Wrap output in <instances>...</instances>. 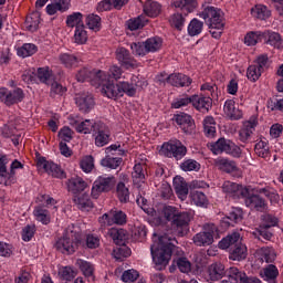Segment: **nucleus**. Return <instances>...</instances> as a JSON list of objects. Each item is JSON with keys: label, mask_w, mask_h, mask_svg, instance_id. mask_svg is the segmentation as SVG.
I'll use <instances>...</instances> for the list:
<instances>
[{"label": "nucleus", "mask_w": 283, "mask_h": 283, "mask_svg": "<svg viewBox=\"0 0 283 283\" xmlns=\"http://www.w3.org/2000/svg\"><path fill=\"white\" fill-rule=\"evenodd\" d=\"M96 147H105L109 143V128L102 122H96L94 126Z\"/></svg>", "instance_id": "nucleus-14"}, {"label": "nucleus", "mask_w": 283, "mask_h": 283, "mask_svg": "<svg viewBox=\"0 0 283 283\" xmlns=\"http://www.w3.org/2000/svg\"><path fill=\"white\" fill-rule=\"evenodd\" d=\"M39 23H41V15H39V13H33L27 17L24 28L29 30V32H36V30H39Z\"/></svg>", "instance_id": "nucleus-44"}, {"label": "nucleus", "mask_w": 283, "mask_h": 283, "mask_svg": "<svg viewBox=\"0 0 283 283\" xmlns=\"http://www.w3.org/2000/svg\"><path fill=\"white\" fill-rule=\"evenodd\" d=\"M208 274L212 282L222 280L224 276V265L222 263H213L208 268Z\"/></svg>", "instance_id": "nucleus-37"}, {"label": "nucleus", "mask_w": 283, "mask_h": 283, "mask_svg": "<svg viewBox=\"0 0 283 283\" xmlns=\"http://www.w3.org/2000/svg\"><path fill=\"white\" fill-rule=\"evenodd\" d=\"M145 169H147V166L143 164H136L134 166L132 178L135 187H137L138 189H140L142 185H145Z\"/></svg>", "instance_id": "nucleus-29"}, {"label": "nucleus", "mask_w": 283, "mask_h": 283, "mask_svg": "<svg viewBox=\"0 0 283 283\" xmlns=\"http://www.w3.org/2000/svg\"><path fill=\"white\" fill-rule=\"evenodd\" d=\"M80 244L81 240H78L76 235H74L72 232H66L60 239H57L55 242V249L60 251V253L72 255V253H76Z\"/></svg>", "instance_id": "nucleus-8"}, {"label": "nucleus", "mask_w": 283, "mask_h": 283, "mask_svg": "<svg viewBox=\"0 0 283 283\" xmlns=\"http://www.w3.org/2000/svg\"><path fill=\"white\" fill-rule=\"evenodd\" d=\"M217 166L221 171H226V174H233V171H238V165H235V161L227 158L218 159Z\"/></svg>", "instance_id": "nucleus-42"}, {"label": "nucleus", "mask_w": 283, "mask_h": 283, "mask_svg": "<svg viewBox=\"0 0 283 283\" xmlns=\"http://www.w3.org/2000/svg\"><path fill=\"white\" fill-rule=\"evenodd\" d=\"M247 255H249V250L247 249V244L237 243L233 248L230 249V260L242 262V260H247Z\"/></svg>", "instance_id": "nucleus-24"}, {"label": "nucleus", "mask_w": 283, "mask_h": 283, "mask_svg": "<svg viewBox=\"0 0 283 283\" xmlns=\"http://www.w3.org/2000/svg\"><path fill=\"white\" fill-rule=\"evenodd\" d=\"M108 235L109 238H112L115 244L120 245V244H125V240L127 238V231H125V229L112 228L111 230H108Z\"/></svg>", "instance_id": "nucleus-40"}, {"label": "nucleus", "mask_w": 283, "mask_h": 283, "mask_svg": "<svg viewBox=\"0 0 283 283\" xmlns=\"http://www.w3.org/2000/svg\"><path fill=\"white\" fill-rule=\"evenodd\" d=\"M230 277H234V282L239 283H262L255 276H248L247 273L240 271L238 268H230Z\"/></svg>", "instance_id": "nucleus-25"}, {"label": "nucleus", "mask_w": 283, "mask_h": 283, "mask_svg": "<svg viewBox=\"0 0 283 283\" xmlns=\"http://www.w3.org/2000/svg\"><path fill=\"white\" fill-rule=\"evenodd\" d=\"M146 24H147V19H145V17H143V15L130 19L127 23L128 28L132 31L140 30V29L145 28Z\"/></svg>", "instance_id": "nucleus-63"}, {"label": "nucleus", "mask_w": 283, "mask_h": 283, "mask_svg": "<svg viewBox=\"0 0 283 283\" xmlns=\"http://www.w3.org/2000/svg\"><path fill=\"white\" fill-rule=\"evenodd\" d=\"M10 164V158L8 155L0 153V185L10 187V185H15L17 182V169H23V164L14 159L11 163L10 171H8V165Z\"/></svg>", "instance_id": "nucleus-2"}, {"label": "nucleus", "mask_w": 283, "mask_h": 283, "mask_svg": "<svg viewBox=\"0 0 283 283\" xmlns=\"http://www.w3.org/2000/svg\"><path fill=\"white\" fill-rule=\"evenodd\" d=\"M189 13L184 12V13H175L170 17L169 19V23L172 28H176V30H182V28H185V21H186V17Z\"/></svg>", "instance_id": "nucleus-47"}, {"label": "nucleus", "mask_w": 283, "mask_h": 283, "mask_svg": "<svg viewBox=\"0 0 283 283\" xmlns=\"http://www.w3.org/2000/svg\"><path fill=\"white\" fill-rule=\"evenodd\" d=\"M105 78L97 83L96 86H101V92L103 96L107 98H118V84L107 80V73H105Z\"/></svg>", "instance_id": "nucleus-18"}, {"label": "nucleus", "mask_w": 283, "mask_h": 283, "mask_svg": "<svg viewBox=\"0 0 283 283\" xmlns=\"http://www.w3.org/2000/svg\"><path fill=\"white\" fill-rule=\"evenodd\" d=\"M216 240H220V230L214 223L203 224L202 231L192 238L196 247H211Z\"/></svg>", "instance_id": "nucleus-3"}, {"label": "nucleus", "mask_w": 283, "mask_h": 283, "mask_svg": "<svg viewBox=\"0 0 283 283\" xmlns=\"http://www.w3.org/2000/svg\"><path fill=\"white\" fill-rule=\"evenodd\" d=\"M74 42L77 43V45H85V43H87V31L85 30V24L75 29Z\"/></svg>", "instance_id": "nucleus-53"}, {"label": "nucleus", "mask_w": 283, "mask_h": 283, "mask_svg": "<svg viewBox=\"0 0 283 283\" xmlns=\"http://www.w3.org/2000/svg\"><path fill=\"white\" fill-rule=\"evenodd\" d=\"M172 8H179L182 12H193L196 8H198V0H172L171 1Z\"/></svg>", "instance_id": "nucleus-31"}, {"label": "nucleus", "mask_w": 283, "mask_h": 283, "mask_svg": "<svg viewBox=\"0 0 283 283\" xmlns=\"http://www.w3.org/2000/svg\"><path fill=\"white\" fill-rule=\"evenodd\" d=\"M98 222L102 231H105L107 227H114V224L123 227V224H127V214L123 210L112 209L109 212L99 217Z\"/></svg>", "instance_id": "nucleus-6"}, {"label": "nucleus", "mask_w": 283, "mask_h": 283, "mask_svg": "<svg viewBox=\"0 0 283 283\" xmlns=\"http://www.w3.org/2000/svg\"><path fill=\"white\" fill-rule=\"evenodd\" d=\"M114 187H116V177L107 175L99 176L93 184L92 197L96 199L101 193L112 191Z\"/></svg>", "instance_id": "nucleus-9"}, {"label": "nucleus", "mask_w": 283, "mask_h": 283, "mask_svg": "<svg viewBox=\"0 0 283 283\" xmlns=\"http://www.w3.org/2000/svg\"><path fill=\"white\" fill-rule=\"evenodd\" d=\"M60 61L63 65H65V67H75V65H78V57L70 53L61 54Z\"/></svg>", "instance_id": "nucleus-59"}, {"label": "nucleus", "mask_w": 283, "mask_h": 283, "mask_svg": "<svg viewBox=\"0 0 283 283\" xmlns=\"http://www.w3.org/2000/svg\"><path fill=\"white\" fill-rule=\"evenodd\" d=\"M191 202L195 203L197 207H207L209 205V199L207 195L202 191L192 190L190 193Z\"/></svg>", "instance_id": "nucleus-43"}, {"label": "nucleus", "mask_w": 283, "mask_h": 283, "mask_svg": "<svg viewBox=\"0 0 283 283\" xmlns=\"http://www.w3.org/2000/svg\"><path fill=\"white\" fill-rule=\"evenodd\" d=\"M254 151L259 158H269L271 155L269 151V144L262 139L255 144Z\"/></svg>", "instance_id": "nucleus-54"}, {"label": "nucleus", "mask_w": 283, "mask_h": 283, "mask_svg": "<svg viewBox=\"0 0 283 283\" xmlns=\"http://www.w3.org/2000/svg\"><path fill=\"white\" fill-rule=\"evenodd\" d=\"M208 28H216L217 30H224V12L216 7L207 6L200 13Z\"/></svg>", "instance_id": "nucleus-5"}, {"label": "nucleus", "mask_w": 283, "mask_h": 283, "mask_svg": "<svg viewBox=\"0 0 283 283\" xmlns=\"http://www.w3.org/2000/svg\"><path fill=\"white\" fill-rule=\"evenodd\" d=\"M94 127H96V122L86 119L84 122H80V124L76 126V132L78 134H91L94 132Z\"/></svg>", "instance_id": "nucleus-56"}, {"label": "nucleus", "mask_w": 283, "mask_h": 283, "mask_svg": "<svg viewBox=\"0 0 283 283\" xmlns=\"http://www.w3.org/2000/svg\"><path fill=\"white\" fill-rule=\"evenodd\" d=\"M245 206L252 211H260L261 213L269 209L266 201L260 195H248L245 197Z\"/></svg>", "instance_id": "nucleus-19"}, {"label": "nucleus", "mask_w": 283, "mask_h": 283, "mask_svg": "<svg viewBox=\"0 0 283 283\" xmlns=\"http://www.w3.org/2000/svg\"><path fill=\"white\" fill-rule=\"evenodd\" d=\"M120 163H123L122 158L112 156H106L101 161L102 166L107 167L108 169H118V167H120Z\"/></svg>", "instance_id": "nucleus-60"}, {"label": "nucleus", "mask_w": 283, "mask_h": 283, "mask_svg": "<svg viewBox=\"0 0 283 283\" xmlns=\"http://www.w3.org/2000/svg\"><path fill=\"white\" fill-rule=\"evenodd\" d=\"M192 105L198 109V112L207 113L209 112V108L212 107L213 99H211L209 96L193 95Z\"/></svg>", "instance_id": "nucleus-22"}, {"label": "nucleus", "mask_w": 283, "mask_h": 283, "mask_svg": "<svg viewBox=\"0 0 283 283\" xmlns=\"http://www.w3.org/2000/svg\"><path fill=\"white\" fill-rule=\"evenodd\" d=\"M75 205L77 206L81 211H90L94 207V203H92V200L90 199V195H82L74 199Z\"/></svg>", "instance_id": "nucleus-46"}, {"label": "nucleus", "mask_w": 283, "mask_h": 283, "mask_svg": "<svg viewBox=\"0 0 283 283\" xmlns=\"http://www.w3.org/2000/svg\"><path fill=\"white\" fill-rule=\"evenodd\" d=\"M146 50L149 54V52H158L163 48V38L160 36H153L148 38L145 41Z\"/></svg>", "instance_id": "nucleus-49"}, {"label": "nucleus", "mask_w": 283, "mask_h": 283, "mask_svg": "<svg viewBox=\"0 0 283 283\" xmlns=\"http://www.w3.org/2000/svg\"><path fill=\"white\" fill-rule=\"evenodd\" d=\"M262 39H263L262 31H250L244 36V43L245 45L253 46V45H258V43H260Z\"/></svg>", "instance_id": "nucleus-48"}, {"label": "nucleus", "mask_w": 283, "mask_h": 283, "mask_svg": "<svg viewBox=\"0 0 283 283\" xmlns=\"http://www.w3.org/2000/svg\"><path fill=\"white\" fill-rule=\"evenodd\" d=\"M182 171H200V163L196 159H187L180 164Z\"/></svg>", "instance_id": "nucleus-64"}, {"label": "nucleus", "mask_w": 283, "mask_h": 283, "mask_svg": "<svg viewBox=\"0 0 283 283\" xmlns=\"http://www.w3.org/2000/svg\"><path fill=\"white\" fill-rule=\"evenodd\" d=\"M261 277L266 282H275L280 277V270L274 264H269L261 271Z\"/></svg>", "instance_id": "nucleus-33"}, {"label": "nucleus", "mask_w": 283, "mask_h": 283, "mask_svg": "<svg viewBox=\"0 0 283 283\" xmlns=\"http://www.w3.org/2000/svg\"><path fill=\"white\" fill-rule=\"evenodd\" d=\"M203 27L205 23L202 21L198 19H192L188 25V34L190 36H197V34H200V32H202Z\"/></svg>", "instance_id": "nucleus-58"}, {"label": "nucleus", "mask_w": 283, "mask_h": 283, "mask_svg": "<svg viewBox=\"0 0 283 283\" xmlns=\"http://www.w3.org/2000/svg\"><path fill=\"white\" fill-rule=\"evenodd\" d=\"M174 187L180 200H185V198H187V196L189 195V186L187 185V181H185V178L178 176L175 177Z\"/></svg>", "instance_id": "nucleus-30"}, {"label": "nucleus", "mask_w": 283, "mask_h": 283, "mask_svg": "<svg viewBox=\"0 0 283 283\" xmlns=\"http://www.w3.org/2000/svg\"><path fill=\"white\" fill-rule=\"evenodd\" d=\"M86 25L90 30L98 32L101 30V17L96 14H88L86 17Z\"/></svg>", "instance_id": "nucleus-61"}, {"label": "nucleus", "mask_w": 283, "mask_h": 283, "mask_svg": "<svg viewBox=\"0 0 283 283\" xmlns=\"http://www.w3.org/2000/svg\"><path fill=\"white\" fill-rule=\"evenodd\" d=\"M75 78L78 83L90 81L92 85L96 86L97 83H103V80L106 78V76L104 71L83 67L77 72Z\"/></svg>", "instance_id": "nucleus-11"}, {"label": "nucleus", "mask_w": 283, "mask_h": 283, "mask_svg": "<svg viewBox=\"0 0 283 283\" xmlns=\"http://www.w3.org/2000/svg\"><path fill=\"white\" fill-rule=\"evenodd\" d=\"M223 112L231 120H240L242 118V111L235 107V101L233 99L226 101Z\"/></svg>", "instance_id": "nucleus-26"}, {"label": "nucleus", "mask_w": 283, "mask_h": 283, "mask_svg": "<svg viewBox=\"0 0 283 283\" xmlns=\"http://www.w3.org/2000/svg\"><path fill=\"white\" fill-rule=\"evenodd\" d=\"M115 56L122 67H125L126 70H129V67H138L137 62L132 56V53L123 46L116 50Z\"/></svg>", "instance_id": "nucleus-16"}, {"label": "nucleus", "mask_w": 283, "mask_h": 283, "mask_svg": "<svg viewBox=\"0 0 283 283\" xmlns=\"http://www.w3.org/2000/svg\"><path fill=\"white\" fill-rule=\"evenodd\" d=\"M67 187L69 191H72V193H78L81 191H85L87 182H85L81 177H75L69 180Z\"/></svg>", "instance_id": "nucleus-38"}, {"label": "nucleus", "mask_w": 283, "mask_h": 283, "mask_svg": "<svg viewBox=\"0 0 283 283\" xmlns=\"http://www.w3.org/2000/svg\"><path fill=\"white\" fill-rule=\"evenodd\" d=\"M35 76L39 78L40 83H43L44 85H50L52 84V81H54V74L49 66L39 67Z\"/></svg>", "instance_id": "nucleus-34"}, {"label": "nucleus", "mask_w": 283, "mask_h": 283, "mask_svg": "<svg viewBox=\"0 0 283 283\" xmlns=\"http://www.w3.org/2000/svg\"><path fill=\"white\" fill-rule=\"evenodd\" d=\"M251 14L254 19H259V21H266L271 17V10L264 4H256L251 9Z\"/></svg>", "instance_id": "nucleus-35"}, {"label": "nucleus", "mask_w": 283, "mask_h": 283, "mask_svg": "<svg viewBox=\"0 0 283 283\" xmlns=\"http://www.w3.org/2000/svg\"><path fill=\"white\" fill-rule=\"evenodd\" d=\"M76 266L82 271L85 277H92L94 275V265L83 259L76 261Z\"/></svg>", "instance_id": "nucleus-52"}, {"label": "nucleus", "mask_w": 283, "mask_h": 283, "mask_svg": "<svg viewBox=\"0 0 283 283\" xmlns=\"http://www.w3.org/2000/svg\"><path fill=\"white\" fill-rule=\"evenodd\" d=\"M132 255V250L127 247H117L113 250V258L115 260L123 262L125 258H129Z\"/></svg>", "instance_id": "nucleus-55"}, {"label": "nucleus", "mask_w": 283, "mask_h": 283, "mask_svg": "<svg viewBox=\"0 0 283 283\" xmlns=\"http://www.w3.org/2000/svg\"><path fill=\"white\" fill-rule=\"evenodd\" d=\"M23 98H25V93L20 87H15L12 91L0 87V101L4 103L7 107L22 103Z\"/></svg>", "instance_id": "nucleus-10"}, {"label": "nucleus", "mask_w": 283, "mask_h": 283, "mask_svg": "<svg viewBox=\"0 0 283 283\" xmlns=\"http://www.w3.org/2000/svg\"><path fill=\"white\" fill-rule=\"evenodd\" d=\"M189 222H191V217L187 212H177V216L172 220L171 224L174 229L179 231L180 235H184L189 231Z\"/></svg>", "instance_id": "nucleus-17"}, {"label": "nucleus", "mask_w": 283, "mask_h": 283, "mask_svg": "<svg viewBox=\"0 0 283 283\" xmlns=\"http://www.w3.org/2000/svg\"><path fill=\"white\" fill-rule=\"evenodd\" d=\"M203 132L208 138H213L216 136V119L208 116L203 119Z\"/></svg>", "instance_id": "nucleus-50"}, {"label": "nucleus", "mask_w": 283, "mask_h": 283, "mask_svg": "<svg viewBox=\"0 0 283 283\" xmlns=\"http://www.w3.org/2000/svg\"><path fill=\"white\" fill-rule=\"evenodd\" d=\"M38 167L39 169H44V171L53 178H65V172L61 167L53 161H48L44 157L38 159Z\"/></svg>", "instance_id": "nucleus-13"}, {"label": "nucleus", "mask_w": 283, "mask_h": 283, "mask_svg": "<svg viewBox=\"0 0 283 283\" xmlns=\"http://www.w3.org/2000/svg\"><path fill=\"white\" fill-rule=\"evenodd\" d=\"M118 98L127 94V96H134L136 94V87L134 84H129L127 82H119L118 84Z\"/></svg>", "instance_id": "nucleus-51"}, {"label": "nucleus", "mask_w": 283, "mask_h": 283, "mask_svg": "<svg viewBox=\"0 0 283 283\" xmlns=\"http://www.w3.org/2000/svg\"><path fill=\"white\" fill-rule=\"evenodd\" d=\"M117 198L122 202L129 201V189L125 187L124 182H118L116 188Z\"/></svg>", "instance_id": "nucleus-62"}, {"label": "nucleus", "mask_w": 283, "mask_h": 283, "mask_svg": "<svg viewBox=\"0 0 283 283\" xmlns=\"http://www.w3.org/2000/svg\"><path fill=\"white\" fill-rule=\"evenodd\" d=\"M242 242V237H240V232H232L224 237L218 244L219 249H233V247H238Z\"/></svg>", "instance_id": "nucleus-23"}, {"label": "nucleus", "mask_w": 283, "mask_h": 283, "mask_svg": "<svg viewBox=\"0 0 283 283\" xmlns=\"http://www.w3.org/2000/svg\"><path fill=\"white\" fill-rule=\"evenodd\" d=\"M176 123L188 136L196 134V122L189 114L181 113L176 115Z\"/></svg>", "instance_id": "nucleus-15"}, {"label": "nucleus", "mask_w": 283, "mask_h": 283, "mask_svg": "<svg viewBox=\"0 0 283 283\" xmlns=\"http://www.w3.org/2000/svg\"><path fill=\"white\" fill-rule=\"evenodd\" d=\"M71 3V0H51V3L46 6V14L53 17L56 12H67Z\"/></svg>", "instance_id": "nucleus-21"}, {"label": "nucleus", "mask_w": 283, "mask_h": 283, "mask_svg": "<svg viewBox=\"0 0 283 283\" xmlns=\"http://www.w3.org/2000/svg\"><path fill=\"white\" fill-rule=\"evenodd\" d=\"M256 127L258 118L255 116H251L249 120L243 122L241 128L239 129V140L244 144L251 143Z\"/></svg>", "instance_id": "nucleus-12"}, {"label": "nucleus", "mask_w": 283, "mask_h": 283, "mask_svg": "<svg viewBox=\"0 0 283 283\" xmlns=\"http://www.w3.org/2000/svg\"><path fill=\"white\" fill-rule=\"evenodd\" d=\"M38 51L39 48H36L35 44L24 43L22 46L18 48L17 54L22 59H28V56H33V54H36Z\"/></svg>", "instance_id": "nucleus-41"}, {"label": "nucleus", "mask_w": 283, "mask_h": 283, "mask_svg": "<svg viewBox=\"0 0 283 283\" xmlns=\"http://www.w3.org/2000/svg\"><path fill=\"white\" fill-rule=\"evenodd\" d=\"M161 10H163V7L160 6V3L154 0H148L144 4V13L147 17H150L151 19H155V17H158Z\"/></svg>", "instance_id": "nucleus-36"}, {"label": "nucleus", "mask_w": 283, "mask_h": 283, "mask_svg": "<svg viewBox=\"0 0 283 283\" xmlns=\"http://www.w3.org/2000/svg\"><path fill=\"white\" fill-rule=\"evenodd\" d=\"M33 216L38 222H41L42 224H50L51 216L48 209L38 206L33 210Z\"/></svg>", "instance_id": "nucleus-39"}, {"label": "nucleus", "mask_w": 283, "mask_h": 283, "mask_svg": "<svg viewBox=\"0 0 283 283\" xmlns=\"http://www.w3.org/2000/svg\"><path fill=\"white\" fill-rule=\"evenodd\" d=\"M66 25L67 28H78L85 25L83 23V13L73 12L66 17Z\"/></svg>", "instance_id": "nucleus-45"}, {"label": "nucleus", "mask_w": 283, "mask_h": 283, "mask_svg": "<svg viewBox=\"0 0 283 283\" xmlns=\"http://www.w3.org/2000/svg\"><path fill=\"white\" fill-rule=\"evenodd\" d=\"M169 85L174 87H189L191 85V77L181 74V73H174L169 75Z\"/></svg>", "instance_id": "nucleus-28"}, {"label": "nucleus", "mask_w": 283, "mask_h": 283, "mask_svg": "<svg viewBox=\"0 0 283 283\" xmlns=\"http://www.w3.org/2000/svg\"><path fill=\"white\" fill-rule=\"evenodd\" d=\"M262 72H264L260 66L252 64L247 70L248 80L252 83H255L262 76Z\"/></svg>", "instance_id": "nucleus-57"}, {"label": "nucleus", "mask_w": 283, "mask_h": 283, "mask_svg": "<svg viewBox=\"0 0 283 283\" xmlns=\"http://www.w3.org/2000/svg\"><path fill=\"white\" fill-rule=\"evenodd\" d=\"M153 244L150 247V253L153 258V262L155 264V269L157 271H165L167 266H169V262H171V255L176 249V244L174 242L176 241V238L164 234L158 238L153 239Z\"/></svg>", "instance_id": "nucleus-1"}, {"label": "nucleus", "mask_w": 283, "mask_h": 283, "mask_svg": "<svg viewBox=\"0 0 283 283\" xmlns=\"http://www.w3.org/2000/svg\"><path fill=\"white\" fill-rule=\"evenodd\" d=\"M222 191L228 196H232V198H238L240 193L244 196V190H242V186L232 181H224L222 185Z\"/></svg>", "instance_id": "nucleus-32"}, {"label": "nucleus", "mask_w": 283, "mask_h": 283, "mask_svg": "<svg viewBox=\"0 0 283 283\" xmlns=\"http://www.w3.org/2000/svg\"><path fill=\"white\" fill-rule=\"evenodd\" d=\"M75 103L80 109V112H83L84 114H87L91 109L94 108V96L90 93H83L81 95H77L75 98Z\"/></svg>", "instance_id": "nucleus-20"}, {"label": "nucleus", "mask_w": 283, "mask_h": 283, "mask_svg": "<svg viewBox=\"0 0 283 283\" xmlns=\"http://www.w3.org/2000/svg\"><path fill=\"white\" fill-rule=\"evenodd\" d=\"M263 39L266 45H271L276 50H280V48H283L282 35H280V33L277 32L265 31L263 32Z\"/></svg>", "instance_id": "nucleus-27"}, {"label": "nucleus", "mask_w": 283, "mask_h": 283, "mask_svg": "<svg viewBox=\"0 0 283 283\" xmlns=\"http://www.w3.org/2000/svg\"><path fill=\"white\" fill-rule=\"evenodd\" d=\"M210 150L214 156H220V154H228V156H232L233 158H240V156H242V148L235 145L231 139L224 137L210 144Z\"/></svg>", "instance_id": "nucleus-4"}, {"label": "nucleus", "mask_w": 283, "mask_h": 283, "mask_svg": "<svg viewBox=\"0 0 283 283\" xmlns=\"http://www.w3.org/2000/svg\"><path fill=\"white\" fill-rule=\"evenodd\" d=\"M159 154L166 156V158H175L176 160H182L187 156V146L182 145V142L175 139L168 143H164Z\"/></svg>", "instance_id": "nucleus-7"}]
</instances>
